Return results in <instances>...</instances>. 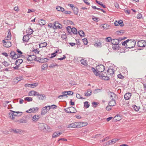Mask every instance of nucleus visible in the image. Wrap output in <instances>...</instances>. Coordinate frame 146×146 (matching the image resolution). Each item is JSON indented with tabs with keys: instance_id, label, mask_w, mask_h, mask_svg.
<instances>
[{
	"instance_id": "nucleus-1",
	"label": "nucleus",
	"mask_w": 146,
	"mask_h": 146,
	"mask_svg": "<svg viewBox=\"0 0 146 146\" xmlns=\"http://www.w3.org/2000/svg\"><path fill=\"white\" fill-rule=\"evenodd\" d=\"M38 129L41 131H49L50 127L44 123H39L38 124Z\"/></svg>"
},
{
	"instance_id": "nucleus-2",
	"label": "nucleus",
	"mask_w": 146,
	"mask_h": 146,
	"mask_svg": "<svg viewBox=\"0 0 146 146\" xmlns=\"http://www.w3.org/2000/svg\"><path fill=\"white\" fill-rule=\"evenodd\" d=\"M136 44V42L134 40H129V41L127 44L126 48H131L134 47Z\"/></svg>"
},
{
	"instance_id": "nucleus-3",
	"label": "nucleus",
	"mask_w": 146,
	"mask_h": 146,
	"mask_svg": "<svg viewBox=\"0 0 146 146\" xmlns=\"http://www.w3.org/2000/svg\"><path fill=\"white\" fill-rule=\"evenodd\" d=\"M65 111L68 113H75L76 111L75 108L71 106L64 109Z\"/></svg>"
},
{
	"instance_id": "nucleus-4",
	"label": "nucleus",
	"mask_w": 146,
	"mask_h": 146,
	"mask_svg": "<svg viewBox=\"0 0 146 146\" xmlns=\"http://www.w3.org/2000/svg\"><path fill=\"white\" fill-rule=\"evenodd\" d=\"M50 106H47L43 108L42 109L41 113V115H43L45 114L50 109Z\"/></svg>"
},
{
	"instance_id": "nucleus-5",
	"label": "nucleus",
	"mask_w": 146,
	"mask_h": 146,
	"mask_svg": "<svg viewBox=\"0 0 146 146\" xmlns=\"http://www.w3.org/2000/svg\"><path fill=\"white\" fill-rule=\"evenodd\" d=\"M96 69L98 72H101L103 71L105 69V67L103 65L100 64L96 66Z\"/></svg>"
},
{
	"instance_id": "nucleus-6",
	"label": "nucleus",
	"mask_w": 146,
	"mask_h": 146,
	"mask_svg": "<svg viewBox=\"0 0 146 146\" xmlns=\"http://www.w3.org/2000/svg\"><path fill=\"white\" fill-rule=\"evenodd\" d=\"M137 45L139 47H144L146 46V42L143 40L139 41L137 43Z\"/></svg>"
},
{
	"instance_id": "nucleus-7",
	"label": "nucleus",
	"mask_w": 146,
	"mask_h": 146,
	"mask_svg": "<svg viewBox=\"0 0 146 146\" xmlns=\"http://www.w3.org/2000/svg\"><path fill=\"white\" fill-rule=\"evenodd\" d=\"M3 42L4 44V46L6 47H9L11 46V43L10 42H6L5 40H3Z\"/></svg>"
},
{
	"instance_id": "nucleus-8",
	"label": "nucleus",
	"mask_w": 146,
	"mask_h": 146,
	"mask_svg": "<svg viewBox=\"0 0 146 146\" xmlns=\"http://www.w3.org/2000/svg\"><path fill=\"white\" fill-rule=\"evenodd\" d=\"M10 131L13 132L15 133H20L23 132L22 130L19 129H10Z\"/></svg>"
},
{
	"instance_id": "nucleus-9",
	"label": "nucleus",
	"mask_w": 146,
	"mask_h": 146,
	"mask_svg": "<svg viewBox=\"0 0 146 146\" xmlns=\"http://www.w3.org/2000/svg\"><path fill=\"white\" fill-rule=\"evenodd\" d=\"M37 96L38 98L40 100H44L46 98L45 95L44 94H38Z\"/></svg>"
},
{
	"instance_id": "nucleus-10",
	"label": "nucleus",
	"mask_w": 146,
	"mask_h": 146,
	"mask_svg": "<svg viewBox=\"0 0 146 146\" xmlns=\"http://www.w3.org/2000/svg\"><path fill=\"white\" fill-rule=\"evenodd\" d=\"M19 123H25L27 122L26 117H23L19 119Z\"/></svg>"
},
{
	"instance_id": "nucleus-11",
	"label": "nucleus",
	"mask_w": 146,
	"mask_h": 146,
	"mask_svg": "<svg viewBox=\"0 0 146 146\" xmlns=\"http://www.w3.org/2000/svg\"><path fill=\"white\" fill-rule=\"evenodd\" d=\"M53 26H55L59 29H61L62 28V25L58 21H56L54 22Z\"/></svg>"
},
{
	"instance_id": "nucleus-12",
	"label": "nucleus",
	"mask_w": 146,
	"mask_h": 146,
	"mask_svg": "<svg viewBox=\"0 0 146 146\" xmlns=\"http://www.w3.org/2000/svg\"><path fill=\"white\" fill-rule=\"evenodd\" d=\"M131 96V94L130 93H126L124 96V98L125 100H127L129 99Z\"/></svg>"
},
{
	"instance_id": "nucleus-13",
	"label": "nucleus",
	"mask_w": 146,
	"mask_h": 146,
	"mask_svg": "<svg viewBox=\"0 0 146 146\" xmlns=\"http://www.w3.org/2000/svg\"><path fill=\"white\" fill-rule=\"evenodd\" d=\"M114 70L113 68H108L107 70L108 74L110 75H112L114 73Z\"/></svg>"
},
{
	"instance_id": "nucleus-14",
	"label": "nucleus",
	"mask_w": 146,
	"mask_h": 146,
	"mask_svg": "<svg viewBox=\"0 0 146 146\" xmlns=\"http://www.w3.org/2000/svg\"><path fill=\"white\" fill-rule=\"evenodd\" d=\"M36 58V56L34 55H31L28 56L27 59L28 61L34 60Z\"/></svg>"
},
{
	"instance_id": "nucleus-15",
	"label": "nucleus",
	"mask_w": 146,
	"mask_h": 146,
	"mask_svg": "<svg viewBox=\"0 0 146 146\" xmlns=\"http://www.w3.org/2000/svg\"><path fill=\"white\" fill-rule=\"evenodd\" d=\"M29 35H24L23 37V41L24 42H27L29 39Z\"/></svg>"
},
{
	"instance_id": "nucleus-16",
	"label": "nucleus",
	"mask_w": 146,
	"mask_h": 146,
	"mask_svg": "<svg viewBox=\"0 0 146 146\" xmlns=\"http://www.w3.org/2000/svg\"><path fill=\"white\" fill-rule=\"evenodd\" d=\"M10 111L12 112H14L15 117L16 116H19L22 114V112L15 111L11 110H10Z\"/></svg>"
},
{
	"instance_id": "nucleus-17",
	"label": "nucleus",
	"mask_w": 146,
	"mask_h": 146,
	"mask_svg": "<svg viewBox=\"0 0 146 146\" xmlns=\"http://www.w3.org/2000/svg\"><path fill=\"white\" fill-rule=\"evenodd\" d=\"M111 42L113 45H118L119 44V40L117 39H113L111 40Z\"/></svg>"
},
{
	"instance_id": "nucleus-18",
	"label": "nucleus",
	"mask_w": 146,
	"mask_h": 146,
	"mask_svg": "<svg viewBox=\"0 0 146 146\" xmlns=\"http://www.w3.org/2000/svg\"><path fill=\"white\" fill-rule=\"evenodd\" d=\"M116 104L115 100H113L110 101L108 103V106H113Z\"/></svg>"
},
{
	"instance_id": "nucleus-19",
	"label": "nucleus",
	"mask_w": 146,
	"mask_h": 146,
	"mask_svg": "<svg viewBox=\"0 0 146 146\" xmlns=\"http://www.w3.org/2000/svg\"><path fill=\"white\" fill-rule=\"evenodd\" d=\"M23 62V60L22 59H19L17 60L15 62V64L17 66H19Z\"/></svg>"
},
{
	"instance_id": "nucleus-20",
	"label": "nucleus",
	"mask_w": 146,
	"mask_h": 146,
	"mask_svg": "<svg viewBox=\"0 0 146 146\" xmlns=\"http://www.w3.org/2000/svg\"><path fill=\"white\" fill-rule=\"evenodd\" d=\"M38 93L35 91H31L29 93V96H37Z\"/></svg>"
},
{
	"instance_id": "nucleus-21",
	"label": "nucleus",
	"mask_w": 146,
	"mask_h": 146,
	"mask_svg": "<svg viewBox=\"0 0 146 146\" xmlns=\"http://www.w3.org/2000/svg\"><path fill=\"white\" fill-rule=\"evenodd\" d=\"M62 133V132H59L58 133L57 132H55L53 133L52 135V137L53 138H55L57 136H59Z\"/></svg>"
},
{
	"instance_id": "nucleus-22",
	"label": "nucleus",
	"mask_w": 146,
	"mask_h": 146,
	"mask_svg": "<svg viewBox=\"0 0 146 146\" xmlns=\"http://www.w3.org/2000/svg\"><path fill=\"white\" fill-rule=\"evenodd\" d=\"M39 24L41 25H44L46 23V21L43 19H40L38 21Z\"/></svg>"
},
{
	"instance_id": "nucleus-23",
	"label": "nucleus",
	"mask_w": 146,
	"mask_h": 146,
	"mask_svg": "<svg viewBox=\"0 0 146 146\" xmlns=\"http://www.w3.org/2000/svg\"><path fill=\"white\" fill-rule=\"evenodd\" d=\"M76 123H71L69 125H68L67 126V127L69 128V127H72V128H77L76 127Z\"/></svg>"
},
{
	"instance_id": "nucleus-24",
	"label": "nucleus",
	"mask_w": 146,
	"mask_h": 146,
	"mask_svg": "<svg viewBox=\"0 0 146 146\" xmlns=\"http://www.w3.org/2000/svg\"><path fill=\"white\" fill-rule=\"evenodd\" d=\"M39 118L40 116L39 115H35L32 117V120L33 121H36Z\"/></svg>"
},
{
	"instance_id": "nucleus-25",
	"label": "nucleus",
	"mask_w": 146,
	"mask_h": 146,
	"mask_svg": "<svg viewBox=\"0 0 146 146\" xmlns=\"http://www.w3.org/2000/svg\"><path fill=\"white\" fill-rule=\"evenodd\" d=\"M108 94L110 96V98L112 100H114L113 99L115 97V94L113 92H109Z\"/></svg>"
},
{
	"instance_id": "nucleus-26",
	"label": "nucleus",
	"mask_w": 146,
	"mask_h": 146,
	"mask_svg": "<svg viewBox=\"0 0 146 146\" xmlns=\"http://www.w3.org/2000/svg\"><path fill=\"white\" fill-rule=\"evenodd\" d=\"M11 31L9 29L8 30V35L6 37L7 40H9L11 39Z\"/></svg>"
},
{
	"instance_id": "nucleus-27",
	"label": "nucleus",
	"mask_w": 146,
	"mask_h": 146,
	"mask_svg": "<svg viewBox=\"0 0 146 146\" xmlns=\"http://www.w3.org/2000/svg\"><path fill=\"white\" fill-rule=\"evenodd\" d=\"M9 114L10 118L11 119L13 120L15 118L14 112H11V113H9Z\"/></svg>"
},
{
	"instance_id": "nucleus-28",
	"label": "nucleus",
	"mask_w": 146,
	"mask_h": 146,
	"mask_svg": "<svg viewBox=\"0 0 146 146\" xmlns=\"http://www.w3.org/2000/svg\"><path fill=\"white\" fill-rule=\"evenodd\" d=\"M92 70L95 74L97 76H98L100 75V73L97 71V70H96L94 68L92 67Z\"/></svg>"
},
{
	"instance_id": "nucleus-29",
	"label": "nucleus",
	"mask_w": 146,
	"mask_h": 146,
	"mask_svg": "<svg viewBox=\"0 0 146 146\" xmlns=\"http://www.w3.org/2000/svg\"><path fill=\"white\" fill-rule=\"evenodd\" d=\"M118 139H114L112 140H110L109 141L108 144H113L115 143L116 141H117Z\"/></svg>"
},
{
	"instance_id": "nucleus-30",
	"label": "nucleus",
	"mask_w": 146,
	"mask_h": 146,
	"mask_svg": "<svg viewBox=\"0 0 146 146\" xmlns=\"http://www.w3.org/2000/svg\"><path fill=\"white\" fill-rule=\"evenodd\" d=\"M48 60V59L46 58H41V59H40L39 62L44 63V62H47Z\"/></svg>"
},
{
	"instance_id": "nucleus-31",
	"label": "nucleus",
	"mask_w": 146,
	"mask_h": 146,
	"mask_svg": "<svg viewBox=\"0 0 146 146\" xmlns=\"http://www.w3.org/2000/svg\"><path fill=\"white\" fill-rule=\"evenodd\" d=\"M56 9L58 11H61L62 12H63L64 11V9L60 6H58L56 7Z\"/></svg>"
},
{
	"instance_id": "nucleus-32",
	"label": "nucleus",
	"mask_w": 146,
	"mask_h": 146,
	"mask_svg": "<svg viewBox=\"0 0 146 146\" xmlns=\"http://www.w3.org/2000/svg\"><path fill=\"white\" fill-rule=\"evenodd\" d=\"M94 45L96 47H101V43L99 41L96 42H94Z\"/></svg>"
},
{
	"instance_id": "nucleus-33",
	"label": "nucleus",
	"mask_w": 146,
	"mask_h": 146,
	"mask_svg": "<svg viewBox=\"0 0 146 146\" xmlns=\"http://www.w3.org/2000/svg\"><path fill=\"white\" fill-rule=\"evenodd\" d=\"M27 33H28L27 35H31L33 32L32 29L31 27L29 28L28 30H27Z\"/></svg>"
},
{
	"instance_id": "nucleus-34",
	"label": "nucleus",
	"mask_w": 146,
	"mask_h": 146,
	"mask_svg": "<svg viewBox=\"0 0 146 146\" xmlns=\"http://www.w3.org/2000/svg\"><path fill=\"white\" fill-rule=\"evenodd\" d=\"M72 9L73 10L74 13L76 15H77L78 12V8L77 7H73Z\"/></svg>"
},
{
	"instance_id": "nucleus-35",
	"label": "nucleus",
	"mask_w": 146,
	"mask_h": 146,
	"mask_svg": "<svg viewBox=\"0 0 146 146\" xmlns=\"http://www.w3.org/2000/svg\"><path fill=\"white\" fill-rule=\"evenodd\" d=\"M78 33L81 36H84L85 35L84 32L81 30H79L78 31Z\"/></svg>"
},
{
	"instance_id": "nucleus-36",
	"label": "nucleus",
	"mask_w": 146,
	"mask_h": 146,
	"mask_svg": "<svg viewBox=\"0 0 146 146\" xmlns=\"http://www.w3.org/2000/svg\"><path fill=\"white\" fill-rule=\"evenodd\" d=\"M92 91L90 90H89L87 91V92L85 93V95L86 96H88L91 95Z\"/></svg>"
},
{
	"instance_id": "nucleus-37",
	"label": "nucleus",
	"mask_w": 146,
	"mask_h": 146,
	"mask_svg": "<svg viewBox=\"0 0 146 146\" xmlns=\"http://www.w3.org/2000/svg\"><path fill=\"white\" fill-rule=\"evenodd\" d=\"M72 33L74 34H77V29L74 27L72 28Z\"/></svg>"
},
{
	"instance_id": "nucleus-38",
	"label": "nucleus",
	"mask_w": 146,
	"mask_h": 146,
	"mask_svg": "<svg viewBox=\"0 0 146 146\" xmlns=\"http://www.w3.org/2000/svg\"><path fill=\"white\" fill-rule=\"evenodd\" d=\"M89 106L90 104H89L88 102L86 101L84 103V106L86 108H88L89 107Z\"/></svg>"
},
{
	"instance_id": "nucleus-39",
	"label": "nucleus",
	"mask_w": 146,
	"mask_h": 146,
	"mask_svg": "<svg viewBox=\"0 0 146 146\" xmlns=\"http://www.w3.org/2000/svg\"><path fill=\"white\" fill-rule=\"evenodd\" d=\"M66 29L69 33L71 34L72 33V28H71V27L68 26L66 28Z\"/></svg>"
},
{
	"instance_id": "nucleus-40",
	"label": "nucleus",
	"mask_w": 146,
	"mask_h": 146,
	"mask_svg": "<svg viewBox=\"0 0 146 146\" xmlns=\"http://www.w3.org/2000/svg\"><path fill=\"white\" fill-rule=\"evenodd\" d=\"M96 2L98 4L102 6L103 8H105L106 7V6L105 5H103L102 2L99 1L97 0H96Z\"/></svg>"
},
{
	"instance_id": "nucleus-41",
	"label": "nucleus",
	"mask_w": 146,
	"mask_h": 146,
	"mask_svg": "<svg viewBox=\"0 0 146 146\" xmlns=\"http://www.w3.org/2000/svg\"><path fill=\"white\" fill-rule=\"evenodd\" d=\"M76 125V127H82V124L81 123V122H75Z\"/></svg>"
},
{
	"instance_id": "nucleus-42",
	"label": "nucleus",
	"mask_w": 146,
	"mask_h": 146,
	"mask_svg": "<svg viewBox=\"0 0 146 146\" xmlns=\"http://www.w3.org/2000/svg\"><path fill=\"white\" fill-rule=\"evenodd\" d=\"M124 31L123 30H120L119 31H117L116 32V33L117 34L121 35V34L124 33Z\"/></svg>"
},
{
	"instance_id": "nucleus-43",
	"label": "nucleus",
	"mask_w": 146,
	"mask_h": 146,
	"mask_svg": "<svg viewBox=\"0 0 146 146\" xmlns=\"http://www.w3.org/2000/svg\"><path fill=\"white\" fill-rule=\"evenodd\" d=\"M80 62L82 64L85 65L86 66L87 65V63L86 61L84 59L81 60Z\"/></svg>"
},
{
	"instance_id": "nucleus-44",
	"label": "nucleus",
	"mask_w": 146,
	"mask_h": 146,
	"mask_svg": "<svg viewBox=\"0 0 146 146\" xmlns=\"http://www.w3.org/2000/svg\"><path fill=\"white\" fill-rule=\"evenodd\" d=\"M112 48L114 50H119V46L116 45H113Z\"/></svg>"
},
{
	"instance_id": "nucleus-45",
	"label": "nucleus",
	"mask_w": 146,
	"mask_h": 146,
	"mask_svg": "<svg viewBox=\"0 0 146 146\" xmlns=\"http://www.w3.org/2000/svg\"><path fill=\"white\" fill-rule=\"evenodd\" d=\"M108 26L107 24H104L102 25V28L104 29H107L108 28Z\"/></svg>"
},
{
	"instance_id": "nucleus-46",
	"label": "nucleus",
	"mask_w": 146,
	"mask_h": 146,
	"mask_svg": "<svg viewBox=\"0 0 146 146\" xmlns=\"http://www.w3.org/2000/svg\"><path fill=\"white\" fill-rule=\"evenodd\" d=\"M25 86L26 87H30L32 88H34L33 85L32 84H25Z\"/></svg>"
},
{
	"instance_id": "nucleus-47",
	"label": "nucleus",
	"mask_w": 146,
	"mask_h": 146,
	"mask_svg": "<svg viewBox=\"0 0 146 146\" xmlns=\"http://www.w3.org/2000/svg\"><path fill=\"white\" fill-rule=\"evenodd\" d=\"M47 45V44L46 42H43V43L40 44H39L40 47H46Z\"/></svg>"
},
{
	"instance_id": "nucleus-48",
	"label": "nucleus",
	"mask_w": 146,
	"mask_h": 146,
	"mask_svg": "<svg viewBox=\"0 0 146 146\" xmlns=\"http://www.w3.org/2000/svg\"><path fill=\"white\" fill-rule=\"evenodd\" d=\"M100 77H101V78L102 79V80H108L109 78L108 77L106 76H100Z\"/></svg>"
},
{
	"instance_id": "nucleus-49",
	"label": "nucleus",
	"mask_w": 146,
	"mask_h": 146,
	"mask_svg": "<svg viewBox=\"0 0 146 146\" xmlns=\"http://www.w3.org/2000/svg\"><path fill=\"white\" fill-rule=\"evenodd\" d=\"M32 110L31 112L35 113L38 110V108L37 107H34L33 108H32Z\"/></svg>"
},
{
	"instance_id": "nucleus-50",
	"label": "nucleus",
	"mask_w": 146,
	"mask_h": 146,
	"mask_svg": "<svg viewBox=\"0 0 146 146\" xmlns=\"http://www.w3.org/2000/svg\"><path fill=\"white\" fill-rule=\"evenodd\" d=\"M25 100L28 101L29 102L32 101L33 100V99L31 97H27L25 98Z\"/></svg>"
},
{
	"instance_id": "nucleus-51",
	"label": "nucleus",
	"mask_w": 146,
	"mask_h": 146,
	"mask_svg": "<svg viewBox=\"0 0 146 146\" xmlns=\"http://www.w3.org/2000/svg\"><path fill=\"white\" fill-rule=\"evenodd\" d=\"M15 53L14 51H11L10 53L11 56V57L12 58L14 59L15 56Z\"/></svg>"
},
{
	"instance_id": "nucleus-52",
	"label": "nucleus",
	"mask_w": 146,
	"mask_h": 146,
	"mask_svg": "<svg viewBox=\"0 0 146 146\" xmlns=\"http://www.w3.org/2000/svg\"><path fill=\"white\" fill-rule=\"evenodd\" d=\"M2 64L5 67H7L10 65L6 61H4L3 62Z\"/></svg>"
},
{
	"instance_id": "nucleus-53",
	"label": "nucleus",
	"mask_w": 146,
	"mask_h": 146,
	"mask_svg": "<svg viewBox=\"0 0 146 146\" xmlns=\"http://www.w3.org/2000/svg\"><path fill=\"white\" fill-rule=\"evenodd\" d=\"M21 55L19 54L18 53H15V57L14 58V59H15L18 58L20 57L21 56Z\"/></svg>"
},
{
	"instance_id": "nucleus-54",
	"label": "nucleus",
	"mask_w": 146,
	"mask_h": 146,
	"mask_svg": "<svg viewBox=\"0 0 146 146\" xmlns=\"http://www.w3.org/2000/svg\"><path fill=\"white\" fill-rule=\"evenodd\" d=\"M102 90L99 89H95L94 91V93L95 94H96L98 92H100V91H101Z\"/></svg>"
},
{
	"instance_id": "nucleus-55",
	"label": "nucleus",
	"mask_w": 146,
	"mask_h": 146,
	"mask_svg": "<svg viewBox=\"0 0 146 146\" xmlns=\"http://www.w3.org/2000/svg\"><path fill=\"white\" fill-rule=\"evenodd\" d=\"M129 41V39H127L125 41H124V42H123L122 43V45L123 46H125L126 44V46L127 43Z\"/></svg>"
},
{
	"instance_id": "nucleus-56",
	"label": "nucleus",
	"mask_w": 146,
	"mask_h": 146,
	"mask_svg": "<svg viewBox=\"0 0 146 146\" xmlns=\"http://www.w3.org/2000/svg\"><path fill=\"white\" fill-rule=\"evenodd\" d=\"M118 22H119V25H120L121 27H122L123 26L124 24L123 23V21L122 20H120L118 21Z\"/></svg>"
},
{
	"instance_id": "nucleus-57",
	"label": "nucleus",
	"mask_w": 146,
	"mask_h": 146,
	"mask_svg": "<svg viewBox=\"0 0 146 146\" xmlns=\"http://www.w3.org/2000/svg\"><path fill=\"white\" fill-rule=\"evenodd\" d=\"M58 65L57 64H50L49 66V67L50 68H53L55 66H58Z\"/></svg>"
},
{
	"instance_id": "nucleus-58",
	"label": "nucleus",
	"mask_w": 146,
	"mask_h": 146,
	"mask_svg": "<svg viewBox=\"0 0 146 146\" xmlns=\"http://www.w3.org/2000/svg\"><path fill=\"white\" fill-rule=\"evenodd\" d=\"M82 40L84 43L85 45L87 44L88 43V40L86 38H85L82 39Z\"/></svg>"
},
{
	"instance_id": "nucleus-59",
	"label": "nucleus",
	"mask_w": 146,
	"mask_h": 146,
	"mask_svg": "<svg viewBox=\"0 0 146 146\" xmlns=\"http://www.w3.org/2000/svg\"><path fill=\"white\" fill-rule=\"evenodd\" d=\"M57 52V51H56L55 52L52 53L51 54L52 56L50 57V58H52L55 57L56 55V53Z\"/></svg>"
},
{
	"instance_id": "nucleus-60",
	"label": "nucleus",
	"mask_w": 146,
	"mask_h": 146,
	"mask_svg": "<svg viewBox=\"0 0 146 146\" xmlns=\"http://www.w3.org/2000/svg\"><path fill=\"white\" fill-rule=\"evenodd\" d=\"M22 77L21 76H19L17 77L15 79H16L18 81V82H19L22 80Z\"/></svg>"
},
{
	"instance_id": "nucleus-61",
	"label": "nucleus",
	"mask_w": 146,
	"mask_h": 146,
	"mask_svg": "<svg viewBox=\"0 0 146 146\" xmlns=\"http://www.w3.org/2000/svg\"><path fill=\"white\" fill-rule=\"evenodd\" d=\"M106 40L107 42H110L112 40L111 38L110 37H107L106 38Z\"/></svg>"
},
{
	"instance_id": "nucleus-62",
	"label": "nucleus",
	"mask_w": 146,
	"mask_h": 146,
	"mask_svg": "<svg viewBox=\"0 0 146 146\" xmlns=\"http://www.w3.org/2000/svg\"><path fill=\"white\" fill-rule=\"evenodd\" d=\"M117 77L118 78L121 79H123L124 78V77L121 74H119L117 75Z\"/></svg>"
},
{
	"instance_id": "nucleus-63",
	"label": "nucleus",
	"mask_w": 146,
	"mask_h": 146,
	"mask_svg": "<svg viewBox=\"0 0 146 146\" xmlns=\"http://www.w3.org/2000/svg\"><path fill=\"white\" fill-rule=\"evenodd\" d=\"M81 123L82 124V126H82V127L86 126L88 124V123L86 122H81Z\"/></svg>"
},
{
	"instance_id": "nucleus-64",
	"label": "nucleus",
	"mask_w": 146,
	"mask_h": 146,
	"mask_svg": "<svg viewBox=\"0 0 146 146\" xmlns=\"http://www.w3.org/2000/svg\"><path fill=\"white\" fill-rule=\"evenodd\" d=\"M134 110L136 111H138L139 110V107L137 106L136 105H135L133 106Z\"/></svg>"
}]
</instances>
